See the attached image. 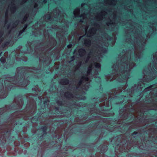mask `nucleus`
I'll use <instances>...</instances> for the list:
<instances>
[{"label": "nucleus", "instance_id": "1", "mask_svg": "<svg viewBox=\"0 0 157 157\" xmlns=\"http://www.w3.org/2000/svg\"><path fill=\"white\" fill-rule=\"evenodd\" d=\"M94 65L95 67L98 69H100L101 67V65L99 63H94V64H92L90 67L88 68V70L87 72V74H89L92 68V67Z\"/></svg>", "mask_w": 157, "mask_h": 157}, {"label": "nucleus", "instance_id": "2", "mask_svg": "<svg viewBox=\"0 0 157 157\" xmlns=\"http://www.w3.org/2000/svg\"><path fill=\"white\" fill-rule=\"evenodd\" d=\"M79 12H80V10L78 8H77L76 9H75L73 12V13H74V16L75 17H82V16H79Z\"/></svg>", "mask_w": 157, "mask_h": 157}, {"label": "nucleus", "instance_id": "3", "mask_svg": "<svg viewBox=\"0 0 157 157\" xmlns=\"http://www.w3.org/2000/svg\"><path fill=\"white\" fill-rule=\"evenodd\" d=\"M78 52L80 56H82L85 53V50L84 49H80L79 50Z\"/></svg>", "mask_w": 157, "mask_h": 157}, {"label": "nucleus", "instance_id": "4", "mask_svg": "<svg viewBox=\"0 0 157 157\" xmlns=\"http://www.w3.org/2000/svg\"><path fill=\"white\" fill-rule=\"evenodd\" d=\"M0 60L2 63H4L6 62V59L4 57H2L1 58Z\"/></svg>", "mask_w": 157, "mask_h": 157}, {"label": "nucleus", "instance_id": "5", "mask_svg": "<svg viewBox=\"0 0 157 157\" xmlns=\"http://www.w3.org/2000/svg\"><path fill=\"white\" fill-rule=\"evenodd\" d=\"M27 27V25H26L25 27V29H23L21 31H20L19 32V35L21 34V33H23V32L24 31L25 29Z\"/></svg>", "mask_w": 157, "mask_h": 157}, {"label": "nucleus", "instance_id": "6", "mask_svg": "<svg viewBox=\"0 0 157 157\" xmlns=\"http://www.w3.org/2000/svg\"><path fill=\"white\" fill-rule=\"evenodd\" d=\"M82 79L83 80H85V81H88L89 80V78H84L82 77Z\"/></svg>", "mask_w": 157, "mask_h": 157}, {"label": "nucleus", "instance_id": "7", "mask_svg": "<svg viewBox=\"0 0 157 157\" xmlns=\"http://www.w3.org/2000/svg\"><path fill=\"white\" fill-rule=\"evenodd\" d=\"M72 46V45L71 44H70L67 46V47L68 48H70Z\"/></svg>", "mask_w": 157, "mask_h": 157}, {"label": "nucleus", "instance_id": "8", "mask_svg": "<svg viewBox=\"0 0 157 157\" xmlns=\"http://www.w3.org/2000/svg\"><path fill=\"white\" fill-rule=\"evenodd\" d=\"M149 88H150V87H147V88H146V89L144 90H145V91H147V89H149Z\"/></svg>", "mask_w": 157, "mask_h": 157}, {"label": "nucleus", "instance_id": "9", "mask_svg": "<svg viewBox=\"0 0 157 157\" xmlns=\"http://www.w3.org/2000/svg\"><path fill=\"white\" fill-rule=\"evenodd\" d=\"M137 134V132H135L133 133V134L136 135Z\"/></svg>", "mask_w": 157, "mask_h": 157}, {"label": "nucleus", "instance_id": "10", "mask_svg": "<svg viewBox=\"0 0 157 157\" xmlns=\"http://www.w3.org/2000/svg\"><path fill=\"white\" fill-rule=\"evenodd\" d=\"M112 80H113V79H111L110 80V81H112Z\"/></svg>", "mask_w": 157, "mask_h": 157}, {"label": "nucleus", "instance_id": "11", "mask_svg": "<svg viewBox=\"0 0 157 157\" xmlns=\"http://www.w3.org/2000/svg\"><path fill=\"white\" fill-rule=\"evenodd\" d=\"M155 58V57L153 56V58L154 59Z\"/></svg>", "mask_w": 157, "mask_h": 157}, {"label": "nucleus", "instance_id": "12", "mask_svg": "<svg viewBox=\"0 0 157 157\" xmlns=\"http://www.w3.org/2000/svg\"><path fill=\"white\" fill-rule=\"evenodd\" d=\"M81 37H79V38H80H80H81Z\"/></svg>", "mask_w": 157, "mask_h": 157}, {"label": "nucleus", "instance_id": "13", "mask_svg": "<svg viewBox=\"0 0 157 157\" xmlns=\"http://www.w3.org/2000/svg\"><path fill=\"white\" fill-rule=\"evenodd\" d=\"M83 5V4H82V6Z\"/></svg>", "mask_w": 157, "mask_h": 157}]
</instances>
